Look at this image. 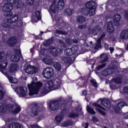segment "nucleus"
<instances>
[{"label": "nucleus", "instance_id": "1", "mask_svg": "<svg viewBox=\"0 0 128 128\" xmlns=\"http://www.w3.org/2000/svg\"><path fill=\"white\" fill-rule=\"evenodd\" d=\"M60 102H62L60 106L61 108H62L61 109L62 112H66L68 108H66V106L68 105V103H66L64 100H62V98H59L58 100L50 101L49 108L50 110H58V108H60ZM62 106L64 108H63Z\"/></svg>", "mask_w": 128, "mask_h": 128}, {"label": "nucleus", "instance_id": "2", "mask_svg": "<svg viewBox=\"0 0 128 128\" xmlns=\"http://www.w3.org/2000/svg\"><path fill=\"white\" fill-rule=\"evenodd\" d=\"M8 2L5 3L2 8V10L4 12V16L10 18L12 16V10L14 8V4H16L17 0H8Z\"/></svg>", "mask_w": 128, "mask_h": 128}, {"label": "nucleus", "instance_id": "3", "mask_svg": "<svg viewBox=\"0 0 128 128\" xmlns=\"http://www.w3.org/2000/svg\"><path fill=\"white\" fill-rule=\"evenodd\" d=\"M66 44L64 41L60 40L58 43V46L56 48H55L54 46H50V54L54 56H58L62 52L64 48H67Z\"/></svg>", "mask_w": 128, "mask_h": 128}, {"label": "nucleus", "instance_id": "4", "mask_svg": "<svg viewBox=\"0 0 128 128\" xmlns=\"http://www.w3.org/2000/svg\"><path fill=\"white\" fill-rule=\"evenodd\" d=\"M86 6L88 12L86 11V8H82L81 12L82 14L86 16V14H88L90 16H92L96 14V2L92 0L88 1L86 3Z\"/></svg>", "mask_w": 128, "mask_h": 128}, {"label": "nucleus", "instance_id": "5", "mask_svg": "<svg viewBox=\"0 0 128 128\" xmlns=\"http://www.w3.org/2000/svg\"><path fill=\"white\" fill-rule=\"evenodd\" d=\"M62 81L60 80H50L48 82L47 87L50 90H60L62 87Z\"/></svg>", "mask_w": 128, "mask_h": 128}, {"label": "nucleus", "instance_id": "6", "mask_svg": "<svg viewBox=\"0 0 128 128\" xmlns=\"http://www.w3.org/2000/svg\"><path fill=\"white\" fill-rule=\"evenodd\" d=\"M56 1H54L52 4L50 6L49 10L53 12V14H56L58 9L64 8V0H59L56 4Z\"/></svg>", "mask_w": 128, "mask_h": 128}, {"label": "nucleus", "instance_id": "7", "mask_svg": "<svg viewBox=\"0 0 128 128\" xmlns=\"http://www.w3.org/2000/svg\"><path fill=\"white\" fill-rule=\"evenodd\" d=\"M30 108L28 109V114L31 116H38L40 114V106L36 103L30 105Z\"/></svg>", "mask_w": 128, "mask_h": 128}, {"label": "nucleus", "instance_id": "8", "mask_svg": "<svg viewBox=\"0 0 128 128\" xmlns=\"http://www.w3.org/2000/svg\"><path fill=\"white\" fill-rule=\"evenodd\" d=\"M100 62L101 64H102L98 66L96 68V70L97 72H100L102 70V68H105L106 66V63L104 62H108V61L110 60V58H108V56L106 54L104 53H103L100 55Z\"/></svg>", "mask_w": 128, "mask_h": 128}, {"label": "nucleus", "instance_id": "9", "mask_svg": "<svg viewBox=\"0 0 128 128\" xmlns=\"http://www.w3.org/2000/svg\"><path fill=\"white\" fill-rule=\"evenodd\" d=\"M54 74V70L52 67L45 68L42 72V75L46 80L52 78Z\"/></svg>", "mask_w": 128, "mask_h": 128}, {"label": "nucleus", "instance_id": "10", "mask_svg": "<svg viewBox=\"0 0 128 128\" xmlns=\"http://www.w3.org/2000/svg\"><path fill=\"white\" fill-rule=\"evenodd\" d=\"M8 64V63L6 60H2L0 61V72H1L2 74H4V76H6L8 78L10 76L8 72H4V70H6V68Z\"/></svg>", "mask_w": 128, "mask_h": 128}, {"label": "nucleus", "instance_id": "11", "mask_svg": "<svg viewBox=\"0 0 128 128\" xmlns=\"http://www.w3.org/2000/svg\"><path fill=\"white\" fill-rule=\"evenodd\" d=\"M25 72L28 74H38V71L35 66L28 65L25 68Z\"/></svg>", "mask_w": 128, "mask_h": 128}, {"label": "nucleus", "instance_id": "12", "mask_svg": "<svg viewBox=\"0 0 128 128\" xmlns=\"http://www.w3.org/2000/svg\"><path fill=\"white\" fill-rule=\"evenodd\" d=\"M16 91L17 92V94L22 98L26 96V92H28L26 88H24V87L22 86L17 87L16 89Z\"/></svg>", "mask_w": 128, "mask_h": 128}, {"label": "nucleus", "instance_id": "13", "mask_svg": "<svg viewBox=\"0 0 128 128\" xmlns=\"http://www.w3.org/2000/svg\"><path fill=\"white\" fill-rule=\"evenodd\" d=\"M128 106V104H126V102H120L114 106V110L116 112H120L122 108H124V106Z\"/></svg>", "mask_w": 128, "mask_h": 128}, {"label": "nucleus", "instance_id": "14", "mask_svg": "<svg viewBox=\"0 0 128 128\" xmlns=\"http://www.w3.org/2000/svg\"><path fill=\"white\" fill-rule=\"evenodd\" d=\"M18 40L16 36H11L7 40V44H8L9 46H10V48H12V46H14L16 44Z\"/></svg>", "mask_w": 128, "mask_h": 128}, {"label": "nucleus", "instance_id": "15", "mask_svg": "<svg viewBox=\"0 0 128 128\" xmlns=\"http://www.w3.org/2000/svg\"><path fill=\"white\" fill-rule=\"evenodd\" d=\"M122 16L118 14H116L113 17V20L114 26H120V22Z\"/></svg>", "mask_w": 128, "mask_h": 128}, {"label": "nucleus", "instance_id": "16", "mask_svg": "<svg viewBox=\"0 0 128 128\" xmlns=\"http://www.w3.org/2000/svg\"><path fill=\"white\" fill-rule=\"evenodd\" d=\"M34 86L35 92L36 94H38V92H40V88L42 86V82H33Z\"/></svg>", "mask_w": 128, "mask_h": 128}, {"label": "nucleus", "instance_id": "17", "mask_svg": "<svg viewBox=\"0 0 128 128\" xmlns=\"http://www.w3.org/2000/svg\"><path fill=\"white\" fill-rule=\"evenodd\" d=\"M28 88L29 90V96H34V94H36V89L34 88V84H28Z\"/></svg>", "mask_w": 128, "mask_h": 128}, {"label": "nucleus", "instance_id": "18", "mask_svg": "<svg viewBox=\"0 0 128 128\" xmlns=\"http://www.w3.org/2000/svg\"><path fill=\"white\" fill-rule=\"evenodd\" d=\"M18 20V16L14 15L12 17L7 20V24H14Z\"/></svg>", "mask_w": 128, "mask_h": 128}, {"label": "nucleus", "instance_id": "19", "mask_svg": "<svg viewBox=\"0 0 128 128\" xmlns=\"http://www.w3.org/2000/svg\"><path fill=\"white\" fill-rule=\"evenodd\" d=\"M114 30V28L112 22V21H110L108 22L107 32L109 34H112Z\"/></svg>", "mask_w": 128, "mask_h": 128}, {"label": "nucleus", "instance_id": "20", "mask_svg": "<svg viewBox=\"0 0 128 128\" xmlns=\"http://www.w3.org/2000/svg\"><path fill=\"white\" fill-rule=\"evenodd\" d=\"M35 14L36 16H33L32 18V20L36 22L38 20H42V16L40 15L42 14V13H40V11L37 10Z\"/></svg>", "mask_w": 128, "mask_h": 128}, {"label": "nucleus", "instance_id": "21", "mask_svg": "<svg viewBox=\"0 0 128 128\" xmlns=\"http://www.w3.org/2000/svg\"><path fill=\"white\" fill-rule=\"evenodd\" d=\"M10 60L13 62H20V56L18 54H14L12 55L10 57Z\"/></svg>", "mask_w": 128, "mask_h": 128}, {"label": "nucleus", "instance_id": "22", "mask_svg": "<svg viewBox=\"0 0 128 128\" xmlns=\"http://www.w3.org/2000/svg\"><path fill=\"white\" fill-rule=\"evenodd\" d=\"M120 37L122 40H128V29L122 30Z\"/></svg>", "mask_w": 128, "mask_h": 128}, {"label": "nucleus", "instance_id": "23", "mask_svg": "<svg viewBox=\"0 0 128 128\" xmlns=\"http://www.w3.org/2000/svg\"><path fill=\"white\" fill-rule=\"evenodd\" d=\"M61 60H62L66 64H71L72 62V60L70 57L63 56L61 57Z\"/></svg>", "mask_w": 128, "mask_h": 128}, {"label": "nucleus", "instance_id": "24", "mask_svg": "<svg viewBox=\"0 0 128 128\" xmlns=\"http://www.w3.org/2000/svg\"><path fill=\"white\" fill-rule=\"evenodd\" d=\"M72 124H74V122L72 120H67L62 124V125L64 128H66V126H72Z\"/></svg>", "mask_w": 128, "mask_h": 128}, {"label": "nucleus", "instance_id": "25", "mask_svg": "<svg viewBox=\"0 0 128 128\" xmlns=\"http://www.w3.org/2000/svg\"><path fill=\"white\" fill-rule=\"evenodd\" d=\"M18 64H11L9 69L10 72H15L18 70Z\"/></svg>", "mask_w": 128, "mask_h": 128}, {"label": "nucleus", "instance_id": "26", "mask_svg": "<svg viewBox=\"0 0 128 128\" xmlns=\"http://www.w3.org/2000/svg\"><path fill=\"white\" fill-rule=\"evenodd\" d=\"M76 20L78 24H84L86 22V18L82 16H78L76 18Z\"/></svg>", "mask_w": 128, "mask_h": 128}, {"label": "nucleus", "instance_id": "27", "mask_svg": "<svg viewBox=\"0 0 128 128\" xmlns=\"http://www.w3.org/2000/svg\"><path fill=\"white\" fill-rule=\"evenodd\" d=\"M9 128H22V125L18 122H12L9 124Z\"/></svg>", "mask_w": 128, "mask_h": 128}, {"label": "nucleus", "instance_id": "28", "mask_svg": "<svg viewBox=\"0 0 128 128\" xmlns=\"http://www.w3.org/2000/svg\"><path fill=\"white\" fill-rule=\"evenodd\" d=\"M64 54L66 56H72V54H74L72 51V48H67L64 51Z\"/></svg>", "mask_w": 128, "mask_h": 128}, {"label": "nucleus", "instance_id": "29", "mask_svg": "<svg viewBox=\"0 0 128 128\" xmlns=\"http://www.w3.org/2000/svg\"><path fill=\"white\" fill-rule=\"evenodd\" d=\"M22 110V108L20 106H16L14 110H12L11 112L13 114H18Z\"/></svg>", "mask_w": 128, "mask_h": 128}, {"label": "nucleus", "instance_id": "30", "mask_svg": "<svg viewBox=\"0 0 128 128\" xmlns=\"http://www.w3.org/2000/svg\"><path fill=\"white\" fill-rule=\"evenodd\" d=\"M43 62H44L46 64H48L49 66H52V64H54V60L48 58H44Z\"/></svg>", "mask_w": 128, "mask_h": 128}, {"label": "nucleus", "instance_id": "31", "mask_svg": "<svg viewBox=\"0 0 128 128\" xmlns=\"http://www.w3.org/2000/svg\"><path fill=\"white\" fill-rule=\"evenodd\" d=\"M86 110L88 112V114H96V111H94V110L93 109V108H90V106L88 105L86 106Z\"/></svg>", "mask_w": 128, "mask_h": 128}, {"label": "nucleus", "instance_id": "32", "mask_svg": "<svg viewBox=\"0 0 128 128\" xmlns=\"http://www.w3.org/2000/svg\"><path fill=\"white\" fill-rule=\"evenodd\" d=\"M98 102H100V100H98L97 102L93 103L92 106L96 108H102V110H105L106 108L100 104Z\"/></svg>", "mask_w": 128, "mask_h": 128}, {"label": "nucleus", "instance_id": "33", "mask_svg": "<svg viewBox=\"0 0 128 128\" xmlns=\"http://www.w3.org/2000/svg\"><path fill=\"white\" fill-rule=\"evenodd\" d=\"M62 118H64V116L62 115H58L55 118V120H56L58 124H60V122H62Z\"/></svg>", "mask_w": 128, "mask_h": 128}, {"label": "nucleus", "instance_id": "34", "mask_svg": "<svg viewBox=\"0 0 128 128\" xmlns=\"http://www.w3.org/2000/svg\"><path fill=\"white\" fill-rule=\"evenodd\" d=\"M78 116H80V114L78 113L70 112L69 114V118H76Z\"/></svg>", "mask_w": 128, "mask_h": 128}, {"label": "nucleus", "instance_id": "35", "mask_svg": "<svg viewBox=\"0 0 128 128\" xmlns=\"http://www.w3.org/2000/svg\"><path fill=\"white\" fill-rule=\"evenodd\" d=\"M88 32L89 34H94V36L98 35V33L96 32V30L94 28H88Z\"/></svg>", "mask_w": 128, "mask_h": 128}, {"label": "nucleus", "instance_id": "36", "mask_svg": "<svg viewBox=\"0 0 128 128\" xmlns=\"http://www.w3.org/2000/svg\"><path fill=\"white\" fill-rule=\"evenodd\" d=\"M54 44V38H51L48 39L46 41V43L44 44L46 46H50V44Z\"/></svg>", "mask_w": 128, "mask_h": 128}, {"label": "nucleus", "instance_id": "37", "mask_svg": "<svg viewBox=\"0 0 128 128\" xmlns=\"http://www.w3.org/2000/svg\"><path fill=\"white\" fill-rule=\"evenodd\" d=\"M5 108H7V110H14V104L10 103L5 104Z\"/></svg>", "mask_w": 128, "mask_h": 128}, {"label": "nucleus", "instance_id": "38", "mask_svg": "<svg viewBox=\"0 0 128 128\" xmlns=\"http://www.w3.org/2000/svg\"><path fill=\"white\" fill-rule=\"evenodd\" d=\"M54 68L57 70L60 71V70H62V65L60 64V62H57L54 64Z\"/></svg>", "mask_w": 128, "mask_h": 128}, {"label": "nucleus", "instance_id": "39", "mask_svg": "<svg viewBox=\"0 0 128 128\" xmlns=\"http://www.w3.org/2000/svg\"><path fill=\"white\" fill-rule=\"evenodd\" d=\"M102 48V42L99 40H97L96 44L94 46V50H98Z\"/></svg>", "mask_w": 128, "mask_h": 128}, {"label": "nucleus", "instance_id": "40", "mask_svg": "<svg viewBox=\"0 0 128 128\" xmlns=\"http://www.w3.org/2000/svg\"><path fill=\"white\" fill-rule=\"evenodd\" d=\"M72 50L73 51V53L74 54H76L78 51V45H73L71 48Z\"/></svg>", "mask_w": 128, "mask_h": 128}, {"label": "nucleus", "instance_id": "41", "mask_svg": "<svg viewBox=\"0 0 128 128\" xmlns=\"http://www.w3.org/2000/svg\"><path fill=\"white\" fill-rule=\"evenodd\" d=\"M4 104H2L1 106H0V112L1 114H4L6 112V108Z\"/></svg>", "mask_w": 128, "mask_h": 128}, {"label": "nucleus", "instance_id": "42", "mask_svg": "<svg viewBox=\"0 0 128 128\" xmlns=\"http://www.w3.org/2000/svg\"><path fill=\"white\" fill-rule=\"evenodd\" d=\"M56 34H63L64 36H66V34H68L66 32H64L62 30H56Z\"/></svg>", "mask_w": 128, "mask_h": 128}, {"label": "nucleus", "instance_id": "43", "mask_svg": "<svg viewBox=\"0 0 128 128\" xmlns=\"http://www.w3.org/2000/svg\"><path fill=\"white\" fill-rule=\"evenodd\" d=\"M8 78L11 84H18V81H14V80L16 79L14 78L13 76H10Z\"/></svg>", "mask_w": 128, "mask_h": 128}, {"label": "nucleus", "instance_id": "44", "mask_svg": "<svg viewBox=\"0 0 128 128\" xmlns=\"http://www.w3.org/2000/svg\"><path fill=\"white\" fill-rule=\"evenodd\" d=\"M105 108H110V102L109 101L108 99L105 98Z\"/></svg>", "mask_w": 128, "mask_h": 128}, {"label": "nucleus", "instance_id": "45", "mask_svg": "<svg viewBox=\"0 0 128 128\" xmlns=\"http://www.w3.org/2000/svg\"><path fill=\"white\" fill-rule=\"evenodd\" d=\"M108 70H110L104 69L102 72V76H108L111 73H110Z\"/></svg>", "mask_w": 128, "mask_h": 128}, {"label": "nucleus", "instance_id": "46", "mask_svg": "<svg viewBox=\"0 0 128 128\" xmlns=\"http://www.w3.org/2000/svg\"><path fill=\"white\" fill-rule=\"evenodd\" d=\"M90 84L92 85L94 88H98V83L94 80H90Z\"/></svg>", "mask_w": 128, "mask_h": 128}, {"label": "nucleus", "instance_id": "47", "mask_svg": "<svg viewBox=\"0 0 128 128\" xmlns=\"http://www.w3.org/2000/svg\"><path fill=\"white\" fill-rule=\"evenodd\" d=\"M65 12L66 14L68 16H70L72 14V11L70 8H67Z\"/></svg>", "mask_w": 128, "mask_h": 128}, {"label": "nucleus", "instance_id": "48", "mask_svg": "<svg viewBox=\"0 0 128 128\" xmlns=\"http://www.w3.org/2000/svg\"><path fill=\"white\" fill-rule=\"evenodd\" d=\"M95 110L96 112H98L102 116H106V112H104V110H100L99 108H96Z\"/></svg>", "mask_w": 128, "mask_h": 128}, {"label": "nucleus", "instance_id": "49", "mask_svg": "<svg viewBox=\"0 0 128 128\" xmlns=\"http://www.w3.org/2000/svg\"><path fill=\"white\" fill-rule=\"evenodd\" d=\"M26 2L28 6H34V0H26Z\"/></svg>", "mask_w": 128, "mask_h": 128}, {"label": "nucleus", "instance_id": "50", "mask_svg": "<svg viewBox=\"0 0 128 128\" xmlns=\"http://www.w3.org/2000/svg\"><path fill=\"white\" fill-rule=\"evenodd\" d=\"M50 92L48 90H46V88H44V90L41 92V94L42 96H46V94H48Z\"/></svg>", "mask_w": 128, "mask_h": 128}, {"label": "nucleus", "instance_id": "51", "mask_svg": "<svg viewBox=\"0 0 128 128\" xmlns=\"http://www.w3.org/2000/svg\"><path fill=\"white\" fill-rule=\"evenodd\" d=\"M44 114H40L38 117V122H40V120H44Z\"/></svg>", "mask_w": 128, "mask_h": 128}, {"label": "nucleus", "instance_id": "52", "mask_svg": "<svg viewBox=\"0 0 128 128\" xmlns=\"http://www.w3.org/2000/svg\"><path fill=\"white\" fill-rule=\"evenodd\" d=\"M124 18H125V20H128V10H124Z\"/></svg>", "mask_w": 128, "mask_h": 128}, {"label": "nucleus", "instance_id": "53", "mask_svg": "<svg viewBox=\"0 0 128 128\" xmlns=\"http://www.w3.org/2000/svg\"><path fill=\"white\" fill-rule=\"evenodd\" d=\"M4 98V93L2 90H0V100H2Z\"/></svg>", "mask_w": 128, "mask_h": 128}, {"label": "nucleus", "instance_id": "54", "mask_svg": "<svg viewBox=\"0 0 128 128\" xmlns=\"http://www.w3.org/2000/svg\"><path fill=\"white\" fill-rule=\"evenodd\" d=\"M13 52L15 54H21L22 52L18 48H14L13 50Z\"/></svg>", "mask_w": 128, "mask_h": 128}, {"label": "nucleus", "instance_id": "55", "mask_svg": "<svg viewBox=\"0 0 128 128\" xmlns=\"http://www.w3.org/2000/svg\"><path fill=\"white\" fill-rule=\"evenodd\" d=\"M106 34L104 32H103L98 40H100V42H102V40L104 38H106Z\"/></svg>", "mask_w": 128, "mask_h": 128}, {"label": "nucleus", "instance_id": "56", "mask_svg": "<svg viewBox=\"0 0 128 128\" xmlns=\"http://www.w3.org/2000/svg\"><path fill=\"white\" fill-rule=\"evenodd\" d=\"M123 92H124V94H128V86L124 87Z\"/></svg>", "mask_w": 128, "mask_h": 128}, {"label": "nucleus", "instance_id": "57", "mask_svg": "<svg viewBox=\"0 0 128 128\" xmlns=\"http://www.w3.org/2000/svg\"><path fill=\"white\" fill-rule=\"evenodd\" d=\"M92 120L93 122H98V119L96 116H92Z\"/></svg>", "mask_w": 128, "mask_h": 128}, {"label": "nucleus", "instance_id": "58", "mask_svg": "<svg viewBox=\"0 0 128 128\" xmlns=\"http://www.w3.org/2000/svg\"><path fill=\"white\" fill-rule=\"evenodd\" d=\"M100 104H102V106H106V98L100 99Z\"/></svg>", "mask_w": 128, "mask_h": 128}, {"label": "nucleus", "instance_id": "59", "mask_svg": "<svg viewBox=\"0 0 128 128\" xmlns=\"http://www.w3.org/2000/svg\"><path fill=\"white\" fill-rule=\"evenodd\" d=\"M86 28V25L82 24L78 26V30H84V28Z\"/></svg>", "mask_w": 128, "mask_h": 128}, {"label": "nucleus", "instance_id": "60", "mask_svg": "<svg viewBox=\"0 0 128 128\" xmlns=\"http://www.w3.org/2000/svg\"><path fill=\"white\" fill-rule=\"evenodd\" d=\"M114 81L116 82V84H120V78H114Z\"/></svg>", "mask_w": 128, "mask_h": 128}, {"label": "nucleus", "instance_id": "61", "mask_svg": "<svg viewBox=\"0 0 128 128\" xmlns=\"http://www.w3.org/2000/svg\"><path fill=\"white\" fill-rule=\"evenodd\" d=\"M122 116L124 120H128V112L124 113Z\"/></svg>", "mask_w": 128, "mask_h": 128}, {"label": "nucleus", "instance_id": "62", "mask_svg": "<svg viewBox=\"0 0 128 128\" xmlns=\"http://www.w3.org/2000/svg\"><path fill=\"white\" fill-rule=\"evenodd\" d=\"M4 28H12V26L10 24H4L3 25Z\"/></svg>", "mask_w": 128, "mask_h": 128}, {"label": "nucleus", "instance_id": "63", "mask_svg": "<svg viewBox=\"0 0 128 128\" xmlns=\"http://www.w3.org/2000/svg\"><path fill=\"white\" fill-rule=\"evenodd\" d=\"M4 56V52H0V60Z\"/></svg>", "mask_w": 128, "mask_h": 128}, {"label": "nucleus", "instance_id": "64", "mask_svg": "<svg viewBox=\"0 0 128 128\" xmlns=\"http://www.w3.org/2000/svg\"><path fill=\"white\" fill-rule=\"evenodd\" d=\"M32 128H40V127L36 124H34L32 125Z\"/></svg>", "mask_w": 128, "mask_h": 128}]
</instances>
